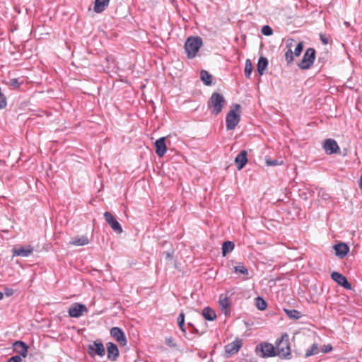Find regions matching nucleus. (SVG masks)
Here are the masks:
<instances>
[{
    "label": "nucleus",
    "instance_id": "24",
    "mask_svg": "<svg viewBox=\"0 0 362 362\" xmlns=\"http://www.w3.org/2000/svg\"><path fill=\"white\" fill-rule=\"evenodd\" d=\"M235 247V244L232 241H225L222 245V255L226 257L228 253L231 252Z\"/></svg>",
    "mask_w": 362,
    "mask_h": 362
},
{
    "label": "nucleus",
    "instance_id": "10",
    "mask_svg": "<svg viewBox=\"0 0 362 362\" xmlns=\"http://www.w3.org/2000/svg\"><path fill=\"white\" fill-rule=\"evenodd\" d=\"M104 218L105 221L110 226L112 229L117 233L120 234L123 230L120 223L117 221L115 216L110 212L106 211L104 213Z\"/></svg>",
    "mask_w": 362,
    "mask_h": 362
},
{
    "label": "nucleus",
    "instance_id": "42",
    "mask_svg": "<svg viewBox=\"0 0 362 362\" xmlns=\"http://www.w3.org/2000/svg\"><path fill=\"white\" fill-rule=\"evenodd\" d=\"M320 38L323 45H327L329 43L328 38L325 35L320 33Z\"/></svg>",
    "mask_w": 362,
    "mask_h": 362
},
{
    "label": "nucleus",
    "instance_id": "33",
    "mask_svg": "<svg viewBox=\"0 0 362 362\" xmlns=\"http://www.w3.org/2000/svg\"><path fill=\"white\" fill-rule=\"evenodd\" d=\"M318 347L317 344H313L305 352V357H309L310 356L315 355L317 354Z\"/></svg>",
    "mask_w": 362,
    "mask_h": 362
},
{
    "label": "nucleus",
    "instance_id": "32",
    "mask_svg": "<svg viewBox=\"0 0 362 362\" xmlns=\"http://www.w3.org/2000/svg\"><path fill=\"white\" fill-rule=\"evenodd\" d=\"M7 83L13 89H18L23 83V81H20L19 78H11Z\"/></svg>",
    "mask_w": 362,
    "mask_h": 362
},
{
    "label": "nucleus",
    "instance_id": "16",
    "mask_svg": "<svg viewBox=\"0 0 362 362\" xmlns=\"http://www.w3.org/2000/svg\"><path fill=\"white\" fill-rule=\"evenodd\" d=\"M335 252V255L339 258H344L349 252V246L344 243L336 244L333 246Z\"/></svg>",
    "mask_w": 362,
    "mask_h": 362
},
{
    "label": "nucleus",
    "instance_id": "4",
    "mask_svg": "<svg viewBox=\"0 0 362 362\" xmlns=\"http://www.w3.org/2000/svg\"><path fill=\"white\" fill-rule=\"evenodd\" d=\"M202 45V39L199 37L191 36L185 43V50L189 59L195 57L197 53Z\"/></svg>",
    "mask_w": 362,
    "mask_h": 362
},
{
    "label": "nucleus",
    "instance_id": "11",
    "mask_svg": "<svg viewBox=\"0 0 362 362\" xmlns=\"http://www.w3.org/2000/svg\"><path fill=\"white\" fill-rule=\"evenodd\" d=\"M110 335L113 337L121 346H125L127 340L123 330L117 327H114L110 329Z\"/></svg>",
    "mask_w": 362,
    "mask_h": 362
},
{
    "label": "nucleus",
    "instance_id": "6",
    "mask_svg": "<svg viewBox=\"0 0 362 362\" xmlns=\"http://www.w3.org/2000/svg\"><path fill=\"white\" fill-rule=\"evenodd\" d=\"M235 288H232L226 292L225 294H221L218 299L219 306L221 308V311L225 315H228L230 313V298L233 295Z\"/></svg>",
    "mask_w": 362,
    "mask_h": 362
},
{
    "label": "nucleus",
    "instance_id": "38",
    "mask_svg": "<svg viewBox=\"0 0 362 362\" xmlns=\"http://www.w3.org/2000/svg\"><path fill=\"white\" fill-rule=\"evenodd\" d=\"M165 343L168 346L171 348H175L177 346V344L172 337H167L165 339Z\"/></svg>",
    "mask_w": 362,
    "mask_h": 362
},
{
    "label": "nucleus",
    "instance_id": "22",
    "mask_svg": "<svg viewBox=\"0 0 362 362\" xmlns=\"http://www.w3.org/2000/svg\"><path fill=\"white\" fill-rule=\"evenodd\" d=\"M110 0H95L94 11L97 13H102L107 7Z\"/></svg>",
    "mask_w": 362,
    "mask_h": 362
},
{
    "label": "nucleus",
    "instance_id": "28",
    "mask_svg": "<svg viewBox=\"0 0 362 362\" xmlns=\"http://www.w3.org/2000/svg\"><path fill=\"white\" fill-rule=\"evenodd\" d=\"M255 305H256V307L259 310H262V311L264 310L267 306V302L263 299V298H262L260 296H257L255 298Z\"/></svg>",
    "mask_w": 362,
    "mask_h": 362
},
{
    "label": "nucleus",
    "instance_id": "1",
    "mask_svg": "<svg viewBox=\"0 0 362 362\" xmlns=\"http://www.w3.org/2000/svg\"><path fill=\"white\" fill-rule=\"evenodd\" d=\"M275 354L281 359H291L292 358L290 347L289 337L287 333L281 334L275 342Z\"/></svg>",
    "mask_w": 362,
    "mask_h": 362
},
{
    "label": "nucleus",
    "instance_id": "25",
    "mask_svg": "<svg viewBox=\"0 0 362 362\" xmlns=\"http://www.w3.org/2000/svg\"><path fill=\"white\" fill-rule=\"evenodd\" d=\"M201 80L206 86H211L212 83V76L206 70H202L200 72Z\"/></svg>",
    "mask_w": 362,
    "mask_h": 362
},
{
    "label": "nucleus",
    "instance_id": "30",
    "mask_svg": "<svg viewBox=\"0 0 362 362\" xmlns=\"http://www.w3.org/2000/svg\"><path fill=\"white\" fill-rule=\"evenodd\" d=\"M177 325L181 331L185 334H186V328L185 326V313L181 312L179 314L177 317Z\"/></svg>",
    "mask_w": 362,
    "mask_h": 362
},
{
    "label": "nucleus",
    "instance_id": "50",
    "mask_svg": "<svg viewBox=\"0 0 362 362\" xmlns=\"http://www.w3.org/2000/svg\"><path fill=\"white\" fill-rule=\"evenodd\" d=\"M187 325H188V326H189V327H191L192 328H193V327H194V326L193 325V324H192L191 322H188V324H187Z\"/></svg>",
    "mask_w": 362,
    "mask_h": 362
},
{
    "label": "nucleus",
    "instance_id": "15",
    "mask_svg": "<svg viewBox=\"0 0 362 362\" xmlns=\"http://www.w3.org/2000/svg\"><path fill=\"white\" fill-rule=\"evenodd\" d=\"M106 346L107 351V358L111 361H115L119 354L117 346L112 342L107 343Z\"/></svg>",
    "mask_w": 362,
    "mask_h": 362
},
{
    "label": "nucleus",
    "instance_id": "9",
    "mask_svg": "<svg viewBox=\"0 0 362 362\" xmlns=\"http://www.w3.org/2000/svg\"><path fill=\"white\" fill-rule=\"evenodd\" d=\"M88 309L83 304L75 303L69 308L68 313L70 317L78 318L83 315V313H86Z\"/></svg>",
    "mask_w": 362,
    "mask_h": 362
},
{
    "label": "nucleus",
    "instance_id": "18",
    "mask_svg": "<svg viewBox=\"0 0 362 362\" xmlns=\"http://www.w3.org/2000/svg\"><path fill=\"white\" fill-rule=\"evenodd\" d=\"M247 152L245 151H240L235 158V163L237 169L240 170L247 163Z\"/></svg>",
    "mask_w": 362,
    "mask_h": 362
},
{
    "label": "nucleus",
    "instance_id": "45",
    "mask_svg": "<svg viewBox=\"0 0 362 362\" xmlns=\"http://www.w3.org/2000/svg\"><path fill=\"white\" fill-rule=\"evenodd\" d=\"M317 62L318 63H321L322 64H323L324 62H325V59L323 57L322 58V57H318Z\"/></svg>",
    "mask_w": 362,
    "mask_h": 362
},
{
    "label": "nucleus",
    "instance_id": "14",
    "mask_svg": "<svg viewBox=\"0 0 362 362\" xmlns=\"http://www.w3.org/2000/svg\"><path fill=\"white\" fill-rule=\"evenodd\" d=\"M13 349L17 355L25 358L28 354V346L22 341H16L13 344Z\"/></svg>",
    "mask_w": 362,
    "mask_h": 362
},
{
    "label": "nucleus",
    "instance_id": "3",
    "mask_svg": "<svg viewBox=\"0 0 362 362\" xmlns=\"http://www.w3.org/2000/svg\"><path fill=\"white\" fill-rule=\"evenodd\" d=\"M225 104L226 100L223 95L219 93L214 92L207 102V107L211 110L213 115H217L222 111Z\"/></svg>",
    "mask_w": 362,
    "mask_h": 362
},
{
    "label": "nucleus",
    "instance_id": "44",
    "mask_svg": "<svg viewBox=\"0 0 362 362\" xmlns=\"http://www.w3.org/2000/svg\"><path fill=\"white\" fill-rule=\"evenodd\" d=\"M163 254L165 255L166 259H171L173 258L172 255L168 252H164Z\"/></svg>",
    "mask_w": 362,
    "mask_h": 362
},
{
    "label": "nucleus",
    "instance_id": "29",
    "mask_svg": "<svg viewBox=\"0 0 362 362\" xmlns=\"http://www.w3.org/2000/svg\"><path fill=\"white\" fill-rule=\"evenodd\" d=\"M253 66L250 59H247L245 62V66L244 69V74L246 78H249L251 76Z\"/></svg>",
    "mask_w": 362,
    "mask_h": 362
},
{
    "label": "nucleus",
    "instance_id": "40",
    "mask_svg": "<svg viewBox=\"0 0 362 362\" xmlns=\"http://www.w3.org/2000/svg\"><path fill=\"white\" fill-rule=\"evenodd\" d=\"M318 195L324 200H328L330 198L329 195L322 189L318 192Z\"/></svg>",
    "mask_w": 362,
    "mask_h": 362
},
{
    "label": "nucleus",
    "instance_id": "2",
    "mask_svg": "<svg viewBox=\"0 0 362 362\" xmlns=\"http://www.w3.org/2000/svg\"><path fill=\"white\" fill-rule=\"evenodd\" d=\"M241 106L239 104H233L226 115V123L227 130L234 129L240 120Z\"/></svg>",
    "mask_w": 362,
    "mask_h": 362
},
{
    "label": "nucleus",
    "instance_id": "21",
    "mask_svg": "<svg viewBox=\"0 0 362 362\" xmlns=\"http://www.w3.org/2000/svg\"><path fill=\"white\" fill-rule=\"evenodd\" d=\"M202 315L206 320L209 321H214L216 318V312L209 306L202 310Z\"/></svg>",
    "mask_w": 362,
    "mask_h": 362
},
{
    "label": "nucleus",
    "instance_id": "5",
    "mask_svg": "<svg viewBox=\"0 0 362 362\" xmlns=\"http://www.w3.org/2000/svg\"><path fill=\"white\" fill-rule=\"evenodd\" d=\"M316 58L315 49L309 47L303 54V59L298 64V67L302 70H307L311 68Z\"/></svg>",
    "mask_w": 362,
    "mask_h": 362
},
{
    "label": "nucleus",
    "instance_id": "8",
    "mask_svg": "<svg viewBox=\"0 0 362 362\" xmlns=\"http://www.w3.org/2000/svg\"><path fill=\"white\" fill-rule=\"evenodd\" d=\"M88 353L91 357L96 355L103 357L105 354V349L103 344L99 341H94L88 346Z\"/></svg>",
    "mask_w": 362,
    "mask_h": 362
},
{
    "label": "nucleus",
    "instance_id": "43",
    "mask_svg": "<svg viewBox=\"0 0 362 362\" xmlns=\"http://www.w3.org/2000/svg\"><path fill=\"white\" fill-rule=\"evenodd\" d=\"M332 350V346L331 345L328 344V345L324 346L322 351L324 353H328V352L331 351Z\"/></svg>",
    "mask_w": 362,
    "mask_h": 362
},
{
    "label": "nucleus",
    "instance_id": "26",
    "mask_svg": "<svg viewBox=\"0 0 362 362\" xmlns=\"http://www.w3.org/2000/svg\"><path fill=\"white\" fill-rule=\"evenodd\" d=\"M284 311L286 313V314L290 319L298 320L301 317L300 313L297 310L284 308Z\"/></svg>",
    "mask_w": 362,
    "mask_h": 362
},
{
    "label": "nucleus",
    "instance_id": "17",
    "mask_svg": "<svg viewBox=\"0 0 362 362\" xmlns=\"http://www.w3.org/2000/svg\"><path fill=\"white\" fill-rule=\"evenodd\" d=\"M156 153L159 157L163 156L166 151L167 147L165 144V138L161 137L155 142Z\"/></svg>",
    "mask_w": 362,
    "mask_h": 362
},
{
    "label": "nucleus",
    "instance_id": "47",
    "mask_svg": "<svg viewBox=\"0 0 362 362\" xmlns=\"http://www.w3.org/2000/svg\"><path fill=\"white\" fill-rule=\"evenodd\" d=\"M360 188L362 189V176L360 177Z\"/></svg>",
    "mask_w": 362,
    "mask_h": 362
},
{
    "label": "nucleus",
    "instance_id": "49",
    "mask_svg": "<svg viewBox=\"0 0 362 362\" xmlns=\"http://www.w3.org/2000/svg\"><path fill=\"white\" fill-rule=\"evenodd\" d=\"M3 297H4V293L1 291H0V300H1L3 298Z\"/></svg>",
    "mask_w": 362,
    "mask_h": 362
},
{
    "label": "nucleus",
    "instance_id": "19",
    "mask_svg": "<svg viewBox=\"0 0 362 362\" xmlns=\"http://www.w3.org/2000/svg\"><path fill=\"white\" fill-rule=\"evenodd\" d=\"M33 252V247L30 245H28L27 247H18L13 249V256H21V257H28Z\"/></svg>",
    "mask_w": 362,
    "mask_h": 362
},
{
    "label": "nucleus",
    "instance_id": "13",
    "mask_svg": "<svg viewBox=\"0 0 362 362\" xmlns=\"http://www.w3.org/2000/svg\"><path fill=\"white\" fill-rule=\"evenodd\" d=\"M331 278L339 286L344 287V288L347 290L351 289V284L348 281L347 279L339 272H333L331 274Z\"/></svg>",
    "mask_w": 362,
    "mask_h": 362
},
{
    "label": "nucleus",
    "instance_id": "41",
    "mask_svg": "<svg viewBox=\"0 0 362 362\" xmlns=\"http://www.w3.org/2000/svg\"><path fill=\"white\" fill-rule=\"evenodd\" d=\"M4 293L8 297L11 296L14 293V290L11 288H8V287L4 288Z\"/></svg>",
    "mask_w": 362,
    "mask_h": 362
},
{
    "label": "nucleus",
    "instance_id": "12",
    "mask_svg": "<svg viewBox=\"0 0 362 362\" xmlns=\"http://www.w3.org/2000/svg\"><path fill=\"white\" fill-rule=\"evenodd\" d=\"M323 148L327 155L336 153L339 151V147L334 139H327L323 143Z\"/></svg>",
    "mask_w": 362,
    "mask_h": 362
},
{
    "label": "nucleus",
    "instance_id": "35",
    "mask_svg": "<svg viewBox=\"0 0 362 362\" xmlns=\"http://www.w3.org/2000/svg\"><path fill=\"white\" fill-rule=\"evenodd\" d=\"M282 163V161H279L277 159H271L269 158H266V164L268 166H276Z\"/></svg>",
    "mask_w": 362,
    "mask_h": 362
},
{
    "label": "nucleus",
    "instance_id": "20",
    "mask_svg": "<svg viewBox=\"0 0 362 362\" xmlns=\"http://www.w3.org/2000/svg\"><path fill=\"white\" fill-rule=\"evenodd\" d=\"M241 346H242L241 341L236 339V340L233 341V342L227 344L225 346V351L227 354L231 355L235 353H237L239 351Z\"/></svg>",
    "mask_w": 362,
    "mask_h": 362
},
{
    "label": "nucleus",
    "instance_id": "7",
    "mask_svg": "<svg viewBox=\"0 0 362 362\" xmlns=\"http://www.w3.org/2000/svg\"><path fill=\"white\" fill-rule=\"evenodd\" d=\"M257 354L262 358L276 356L274 346L270 343H260L256 346Z\"/></svg>",
    "mask_w": 362,
    "mask_h": 362
},
{
    "label": "nucleus",
    "instance_id": "36",
    "mask_svg": "<svg viewBox=\"0 0 362 362\" xmlns=\"http://www.w3.org/2000/svg\"><path fill=\"white\" fill-rule=\"evenodd\" d=\"M293 52L291 49H288V51L285 53V59L288 64H291L293 61Z\"/></svg>",
    "mask_w": 362,
    "mask_h": 362
},
{
    "label": "nucleus",
    "instance_id": "34",
    "mask_svg": "<svg viewBox=\"0 0 362 362\" xmlns=\"http://www.w3.org/2000/svg\"><path fill=\"white\" fill-rule=\"evenodd\" d=\"M303 47H304V42H298L295 48V50L293 52L294 55L296 57L300 56L303 49Z\"/></svg>",
    "mask_w": 362,
    "mask_h": 362
},
{
    "label": "nucleus",
    "instance_id": "31",
    "mask_svg": "<svg viewBox=\"0 0 362 362\" xmlns=\"http://www.w3.org/2000/svg\"><path fill=\"white\" fill-rule=\"evenodd\" d=\"M234 272L243 275H248L247 269L242 263H240L234 267Z\"/></svg>",
    "mask_w": 362,
    "mask_h": 362
},
{
    "label": "nucleus",
    "instance_id": "23",
    "mask_svg": "<svg viewBox=\"0 0 362 362\" xmlns=\"http://www.w3.org/2000/svg\"><path fill=\"white\" fill-rule=\"evenodd\" d=\"M268 59L266 57H260L259 58L257 69L259 75H262L264 74V70L268 66Z\"/></svg>",
    "mask_w": 362,
    "mask_h": 362
},
{
    "label": "nucleus",
    "instance_id": "27",
    "mask_svg": "<svg viewBox=\"0 0 362 362\" xmlns=\"http://www.w3.org/2000/svg\"><path fill=\"white\" fill-rule=\"evenodd\" d=\"M71 243L74 245L77 246H83L87 245L88 243V239L86 236L82 237H75Z\"/></svg>",
    "mask_w": 362,
    "mask_h": 362
},
{
    "label": "nucleus",
    "instance_id": "48",
    "mask_svg": "<svg viewBox=\"0 0 362 362\" xmlns=\"http://www.w3.org/2000/svg\"><path fill=\"white\" fill-rule=\"evenodd\" d=\"M235 54L236 55H238V58L239 59V57H240V53H239V52H238V50H235Z\"/></svg>",
    "mask_w": 362,
    "mask_h": 362
},
{
    "label": "nucleus",
    "instance_id": "37",
    "mask_svg": "<svg viewBox=\"0 0 362 362\" xmlns=\"http://www.w3.org/2000/svg\"><path fill=\"white\" fill-rule=\"evenodd\" d=\"M262 33L266 36H270L273 33V30L269 25H264L262 28Z\"/></svg>",
    "mask_w": 362,
    "mask_h": 362
},
{
    "label": "nucleus",
    "instance_id": "46",
    "mask_svg": "<svg viewBox=\"0 0 362 362\" xmlns=\"http://www.w3.org/2000/svg\"><path fill=\"white\" fill-rule=\"evenodd\" d=\"M193 333H197V334H199V331L198 329L195 327H193L192 328V331Z\"/></svg>",
    "mask_w": 362,
    "mask_h": 362
},
{
    "label": "nucleus",
    "instance_id": "39",
    "mask_svg": "<svg viewBox=\"0 0 362 362\" xmlns=\"http://www.w3.org/2000/svg\"><path fill=\"white\" fill-rule=\"evenodd\" d=\"M22 361V357L18 355H16L13 356H11L8 359L6 362H21Z\"/></svg>",
    "mask_w": 362,
    "mask_h": 362
}]
</instances>
